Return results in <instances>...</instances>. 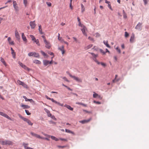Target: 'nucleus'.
<instances>
[{"label": "nucleus", "mask_w": 149, "mask_h": 149, "mask_svg": "<svg viewBox=\"0 0 149 149\" xmlns=\"http://www.w3.org/2000/svg\"><path fill=\"white\" fill-rule=\"evenodd\" d=\"M45 110L48 116L51 117L52 116V114L50 113V111L47 109H45Z\"/></svg>", "instance_id": "obj_24"}, {"label": "nucleus", "mask_w": 149, "mask_h": 149, "mask_svg": "<svg viewBox=\"0 0 149 149\" xmlns=\"http://www.w3.org/2000/svg\"><path fill=\"white\" fill-rule=\"evenodd\" d=\"M125 38H127L129 36V33L126 31L125 32Z\"/></svg>", "instance_id": "obj_40"}, {"label": "nucleus", "mask_w": 149, "mask_h": 149, "mask_svg": "<svg viewBox=\"0 0 149 149\" xmlns=\"http://www.w3.org/2000/svg\"><path fill=\"white\" fill-rule=\"evenodd\" d=\"M43 63L44 65L46 66L49 64V61L47 60H43Z\"/></svg>", "instance_id": "obj_17"}, {"label": "nucleus", "mask_w": 149, "mask_h": 149, "mask_svg": "<svg viewBox=\"0 0 149 149\" xmlns=\"http://www.w3.org/2000/svg\"><path fill=\"white\" fill-rule=\"evenodd\" d=\"M0 143H1L2 145H6V141H0Z\"/></svg>", "instance_id": "obj_34"}, {"label": "nucleus", "mask_w": 149, "mask_h": 149, "mask_svg": "<svg viewBox=\"0 0 149 149\" xmlns=\"http://www.w3.org/2000/svg\"><path fill=\"white\" fill-rule=\"evenodd\" d=\"M92 55V56L94 58H96L97 56V54H95L94 53H90Z\"/></svg>", "instance_id": "obj_31"}, {"label": "nucleus", "mask_w": 149, "mask_h": 149, "mask_svg": "<svg viewBox=\"0 0 149 149\" xmlns=\"http://www.w3.org/2000/svg\"><path fill=\"white\" fill-rule=\"evenodd\" d=\"M35 137H36L38 138L42 139V137H41L39 135H38L37 134H36V135Z\"/></svg>", "instance_id": "obj_53"}, {"label": "nucleus", "mask_w": 149, "mask_h": 149, "mask_svg": "<svg viewBox=\"0 0 149 149\" xmlns=\"http://www.w3.org/2000/svg\"><path fill=\"white\" fill-rule=\"evenodd\" d=\"M58 49L62 52V54H63L65 52V51L64 50V46L63 45L61 47H59Z\"/></svg>", "instance_id": "obj_9"}, {"label": "nucleus", "mask_w": 149, "mask_h": 149, "mask_svg": "<svg viewBox=\"0 0 149 149\" xmlns=\"http://www.w3.org/2000/svg\"><path fill=\"white\" fill-rule=\"evenodd\" d=\"M81 12L83 13L85 10V8L83 5L82 4H81Z\"/></svg>", "instance_id": "obj_33"}, {"label": "nucleus", "mask_w": 149, "mask_h": 149, "mask_svg": "<svg viewBox=\"0 0 149 149\" xmlns=\"http://www.w3.org/2000/svg\"><path fill=\"white\" fill-rule=\"evenodd\" d=\"M0 115L6 118L9 120H13V119H12L10 117L8 116L5 113L2 112L0 111Z\"/></svg>", "instance_id": "obj_3"}, {"label": "nucleus", "mask_w": 149, "mask_h": 149, "mask_svg": "<svg viewBox=\"0 0 149 149\" xmlns=\"http://www.w3.org/2000/svg\"><path fill=\"white\" fill-rule=\"evenodd\" d=\"M65 146H58L57 147L59 148H63L65 147Z\"/></svg>", "instance_id": "obj_59"}, {"label": "nucleus", "mask_w": 149, "mask_h": 149, "mask_svg": "<svg viewBox=\"0 0 149 149\" xmlns=\"http://www.w3.org/2000/svg\"><path fill=\"white\" fill-rule=\"evenodd\" d=\"M78 25L79 26L83 27V26L84 25L82 24H81L80 22H79Z\"/></svg>", "instance_id": "obj_58"}, {"label": "nucleus", "mask_w": 149, "mask_h": 149, "mask_svg": "<svg viewBox=\"0 0 149 149\" xmlns=\"http://www.w3.org/2000/svg\"><path fill=\"white\" fill-rule=\"evenodd\" d=\"M19 65L23 68H24L25 70H27L28 71H29L30 69L28 67H26L25 65H24L22 63H20L19 64Z\"/></svg>", "instance_id": "obj_4"}, {"label": "nucleus", "mask_w": 149, "mask_h": 149, "mask_svg": "<svg viewBox=\"0 0 149 149\" xmlns=\"http://www.w3.org/2000/svg\"><path fill=\"white\" fill-rule=\"evenodd\" d=\"M14 7L15 9V10L16 11H18L19 10V8L17 6H14Z\"/></svg>", "instance_id": "obj_46"}, {"label": "nucleus", "mask_w": 149, "mask_h": 149, "mask_svg": "<svg viewBox=\"0 0 149 149\" xmlns=\"http://www.w3.org/2000/svg\"><path fill=\"white\" fill-rule=\"evenodd\" d=\"M98 94L96 93H95L93 94V97L94 98H96L97 97H98Z\"/></svg>", "instance_id": "obj_45"}, {"label": "nucleus", "mask_w": 149, "mask_h": 149, "mask_svg": "<svg viewBox=\"0 0 149 149\" xmlns=\"http://www.w3.org/2000/svg\"><path fill=\"white\" fill-rule=\"evenodd\" d=\"M42 37L43 38V40L44 42H46V41H47L46 40L45 37V36L43 35L42 36Z\"/></svg>", "instance_id": "obj_47"}, {"label": "nucleus", "mask_w": 149, "mask_h": 149, "mask_svg": "<svg viewBox=\"0 0 149 149\" xmlns=\"http://www.w3.org/2000/svg\"><path fill=\"white\" fill-rule=\"evenodd\" d=\"M95 35H96V37H99L100 36V35L98 33H95Z\"/></svg>", "instance_id": "obj_52"}, {"label": "nucleus", "mask_w": 149, "mask_h": 149, "mask_svg": "<svg viewBox=\"0 0 149 149\" xmlns=\"http://www.w3.org/2000/svg\"><path fill=\"white\" fill-rule=\"evenodd\" d=\"M83 111H84V112H85L86 113H91V111H88L84 110V109L83 110Z\"/></svg>", "instance_id": "obj_61"}, {"label": "nucleus", "mask_w": 149, "mask_h": 149, "mask_svg": "<svg viewBox=\"0 0 149 149\" xmlns=\"http://www.w3.org/2000/svg\"><path fill=\"white\" fill-rule=\"evenodd\" d=\"M23 3H24L25 6L26 7L27 6V0H23Z\"/></svg>", "instance_id": "obj_37"}, {"label": "nucleus", "mask_w": 149, "mask_h": 149, "mask_svg": "<svg viewBox=\"0 0 149 149\" xmlns=\"http://www.w3.org/2000/svg\"><path fill=\"white\" fill-rule=\"evenodd\" d=\"M60 139L61 141H67V139H65L60 138Z\"/></svg>", "instance_id": "obj_60"}, {"label": "nucleus", "mask_w": 149, "mask_h": 149, "mask_svg": "<svg viewBox=\"0 0 149 149\" xmlns=\"http://www.w3.org/2000/svg\"><path fill=\"white\" fill-rule=\"evenodd\" d=\"M53 102L57 104L58 105L61 106H63V104H61L60 102H57L55 100H54V101H53Z\"/></svg>", "instance_id": "obj_22"}, {"label": "nucleus", "mask_w": 149, "mask_h": 149, "mask_svg": "<svg viewBox=\"0 0 149 149\" xmlns=\"http://www.w3.org/2000/svg\"><path fill=\"white\" fill-rule=\"evenodd\" d=\"M28 145V143H23V145L24 146V147L25 149H34L32 148L27 146H26Z\"/></svg>", "instance_id": "obj_10"}, {"label": "nucleus", "mask_w": 149, "mask_h": 149, "mask_svg": "<svg viewBox=\"0 0 149 149\" xmlns=\"http://www.w3.org/2000/svg\"><path fill=\"white\" fill-rule=\"evenodd\" d=\"M100 64L104 67H105L106 66V64L102 62H100Z\"/></svg>", "instance_id": "obj_43"}, {"label": "nucleus", "mask_w": 149, "mask_h": 149, "mask_svg": "<svg viewBox=\"0 0 149 149\" xmlns=\"http://www.w3.org/2000/svg\"><path fill=\"white\" fill-rule=\"evenodd\" d=\"M86 29V27L85 26L83 25V28L81 29V30L83 34L84 35H86V33L85 32Z\"/></svg>", "instance_id": "obj_12"}, {"label": "nucleus", "mask_w": 149, "mask_h": 149, "mask_svg": "<svg viewBox=\"0 0 149 149\" xmlns=\"http://www.w3.org/2000/svg\"><path fill=\"white\" fill-rule=\"evenodd\" d=\"M34 42L36 43V44L38 46H40V44L39 43V40L37 39H36Z\"/></svg>", "instance_id": "obj_28"}, {"label": "nucleus", "mask_w": 149, "mask_h": 149, "mask_svg": "<svg viewBox=\"0 0 149 149\" xmlns=\"http://www.w3.org/2000/svg\"><path fill=\"white\" fill-rule=\"evenodd\" d=\"M93 102L95 103H96L97 104H101V102L98 101H94Z\"/></svg>", "instance_id": "obj_50"}, {"label": "nucleus", "mask_w": 149, "mask_h": 149, "mask_svg": "<svg viewBox=\"0 0 149 149\" xmlns=\"http://www.w3.org/2000/svg\"><path fill=\"white\" fill-rule=\"evenodd\" d=\"M69 74L70 77L73 78L74 80H76L77 81L80 82H82V80L81 79H79L78 77H77L75 76H72L70 73H69Z\"/></svg>", "instance_id": "obj_2"}, {"label": "nucleus", "mask_w": 149, "mask_h": 149, "mask_svg": "<svg viewBox=\"0 0 149 149\" xmlns=\"http://www.w3.org/2000/svg\"><path fill=\"white\" fill-rule=\"evenodd\" d=\"M93 60L94 61L96 62L99 65L100 64V62H99L96 59V58H93Z\"/></svg>", "instance_id": "obj_35"}, {"label": "nucleus", "mask_w": 149, "mask_h": 149, "mask_svg": "<svg viewBox=\"0 0 149 149\" xmlns=\"http://www.w3.org/2000/svg\"><path fill=\"white\" fill-rule=\"evenodd\" d=\"M30 25L32 29H34L36 26V25L35 24V21L31 22H30Z\"/></svg>", "instance_id": "obj_5"}, {"label": "nucleus", "mask_w": 149, "mask_h": 149, "mask_svg": "<svg viewBox=\"0 0 149 149\" xmlns=\"http://www.w3.org/2000/svg\"><path fill=\"white\" fill-rule=\"evenodd\" d=\"M103 43H104V44L105 45H106V46L109 48H110V45L108 44V41H103Z\"/></svg>", "instance_id": "obj_25"}, {"label": "nucleus", "mask_w": 149, "mask_h": 149, "mask_svg": "<svg viewBox=\"0 0 149 149\" xmlns=\"http://www.w3.org/2000/svg\"><path fill=\"white\" fill-rule=\"evenodd\" d=\"M45 97L47 99L51 100L52 102L53 101H54V99H53L49 98L46 95H45Z\"/></svg>", "instance_id": "obj_38"}, {"label": "nucleus", "mask_w": 149, "mask_h": 149, "mask_svg": "<svg viewBox=\"0 0 149 149\" xmlns=\"http://www.w3.org/2000/svg\"><path fill=\"white\" fill-rule=\"evenodd\" d=\"M45 44V47L49 49H50L51 46L50 45V43L49 42L46 41V42H44Z\"/></svg>", "instance_id": "obj_6"}, {"label": "nucleus", "mask_w": 149, "mask_h": 149, "mask_svg": "<svg viewBox=\"0 0 149 149\" xmlns=\"http://www.w3.org/2000/svg\"><path fill=\"white\" fill-rule=\"evenodd\" d=\"M134 34H132V36H131V37L130 39V42L131 43H132L133 42V41L134 39Z\"/></svg>", "instance_id": "obj_14"}, {"label": "nucleus", "mask_w": 149, "mask_h": 149, "mask_svg": "<svg viewBox=\"0 0 149 149\" xmlns=\"http://www.w3.org/2000/svg\"><path fill=\"white\" fill-rule=\"evenodd\" d=\"M46 4L48 5V6L49 7H50L51 6L52 4L50 2H46Z\"/></svg>", "instance_id": "obj_49"}, {"label": "nucleus", "mask_w": 149, "mask_h": 149, "mask_svg": "<svg viewBox=\"0 0 149 149\" xmlns=\"http://www.w3.org/2000/svg\"><path fill=\"white\" fill-rule=\"evenodd\" d=\"M51 118L55 120H57L56 118L55 117V116L53 115L51 116Z\"/></svg>", "instance_id": "obj_54"}, {"label": "nucleus", "mask_w": 149, "mask_h": 149, "mask_svg": "<svg viewBox=\"0 0 149 149\" xmlns=\"http://www.w3.org/2000/svg\"><path fill=\"white\" fill-rule=\"evenodd\" d=\"M33 56L35 57L39 58L40 57V55L38 53L33 52Z\"/></svg>", "instance_id": "obj_20"}, {"label": "nucleus", "mask_w": 149, "mask_h": 149, "mask_svg": "<svg viewBox=\"0 0 149 149\" xmlns=\"http://www.w3.org/2000/svg\"><path fill=\"white\" fill-rule=\"evenodd\" d=\"M123 15L124 18L125 19L126 18H127V16L124 10H123Z\"/></svg>", "instance_id": "obj_29"}, {"label": "nucleus", "mask_w": 149, "mask_h": 149, "mask_svg": "<svg viewBox=\"0 0 149 149\" xmlns=\"http://www.w3.org/2000/svg\"><path fill=\"white\" fill-rule=\"evenodd\" d=\"M8 41L9 44L12 45H14V41L10 42V41L11 40V38L10 37H9L8 38Z\"/></svg>", "instance_id": "obj_13"}, {"label": "nucleus", "mask_w": 149, "mask_h": 149, "mask_svg": "<svg viewBox=\"0 0 149 149\" xmlns=\"http://www.w3.org/2000/svg\"><path fill=\"white\" fill-rule=\"evenodd\" d=\"M90 120V119H88V120H81L79 121V122L82 124H84L86 123L89 122Z\"/></svg>", "instance_id": "obj_18"}, {"label": "nucleus", "mask_w": 149, "mask_h": 149, "mask_svg": "<svg viewBox=\"0 0 149 149\" xmlns=\"http://www.w3.org/2000/svg\"><path fill=\"white\" fill-rule=\"evenodd\" d=\"M21 106L23 107L24 109H28L30 108V106L28 105L22 104Z\"/></svg>", "instance_id": "obj_26"}, {"label": "nucleus", "mask_w": 149, "mask_h": 149, "mask_svg": "<svg viewBox=\"0 0 149 149\" xmlns=\"http://www.w3.org/2000/svg\"><path fill=\"white\" fill-rule=\"evenodd\" d=\"M31 135H32L33 136H36V134H35V133H34L32 132H31Z\"/></svg>", "instance_id": "obj_57"}, {"label": "nucleus", "mask_w": 149, "mask_h": 149, "mask_svg": "<svg viewBox=\"0 0 149 149\" xmlns=\"http://www.w3.org/2000/svg\"><path fill=\"white\" fill-rule=\"evenodd\" d=\"M108 7L111 10H112L111 4H110V3H108Z\"/></svg>", "instance_id": "obj_62"}, {"label": "nucleus", "mask_w": 149, "mask_h": 149, "mask_svg": "<svg viewBox=\"0 0 149 149\" xmlns=\"http://www.w3.org/2000/svg\"><path fill=\"white\" fill-rule=\"evenodd\" d=\"M28 55L29 56H33V52H30Z\"/></svg>", "instance_id": "obj_39"}, {"label": "nucleus", "mask_w": 149, "mask_h": 149, "mask_svg": "<svg viewBox=\"0 0 149 149\" xmlns=\"http://www.w3.org/2000/svg\"><path fill=\"white\" fill-rule=\"evenodd\" d=\"M15 35L16 38L17 40H19L20 39V36L19 34L17 31V30L15 31Z\"/></svg>", "instance_id": "obj_11"}, {"label": "nucleus", "mask_w": 149, "mask_h": 149, "mask_svg": "<svg viewBox=\"0 0 149 149\" xmlns=\"http://www.w3.org/2000/svg\"><path fill=\"white\" fill-rule=\"evenodd\" d=\"M40 52L42 54V55H43L44 56H47V54L43 51H41Z\"/></svg>", "instance_id": "obj_36"}, {"label": "nucleus", "mask_w": 149, "mask_h": 149, "mask_svg": "<svg viewBox=\"0 0 149 149\" xmlns=\"http://www.w3.org/2000/svg\"><path fill=\"white\" fill-rule=\"evenodd\" d=\"M63 79L65 81H67L68 82H69V81L68 80V79H67V78L65 77H64L63 78Z\"/></svg>", "instance_id": "obj_63"}, {"label": "nucleus", "mask_w": 149, "mask_h": 149, "mask_svg": "<svg viewBox=\"0 0 149 149\" xmlns=\"http://www.w3.org/2000/svg\"><path fill=\"white\" fill-rule=\"evenodd\" d=\"M23 98L25 99V100L26 101H28V100H29V99H27L26 98V97L25 96H23Z\"/></svg>", "instance_id": "obj_55"}, {"label": "nucleus", "mask_w": 149, "mask_h": 149, "mask_svg": "<svg viewBox=\"0 0 149 149\" xmlns=\"http://www.w3.org/2000/svg\"><path fill=\"white\" fill-rule=\"evenodd\" d=\"M25 111L27 115H31V113L29 112V111L28 110H25Z\"/></svg>", "instance_id": "obj_44"}, {"label": "nucleus", "mask_w": 149, "mask_h": 149, "mask_svg": "<svg viewBox=\"0 0 149 149\" xmlns=\"http://www.w3.org/2000/svg\"><path fill=\"white\" fill-rule=\"evenodd\" d=\"M88 39L89 40H91V41H93V38H91V37H90V36H89V37H88Z\"/></svg>", "instance_id": "obj_64"}, {"label": "nucleus", "mask_w": 149, "mask_h": 149, "mask_svg": "<svg viewBox=\"0 0 149 149\" xmlns=\"http://www.w3.org/2000/svg\"><path fill=\"white\" fill-rule=\"evenodd\" d=\"M64 107H66L67 109L71 111H73V108H72L69 105L66 104L64 105Z\"/></svg>", "instance_id": "obj_15"}, {"label": "nucleus", "mask_w": 149, "mask_h": 149, "mask_svg": "<svg viewBox=\"0 0 149 149\" xmlns=\"http://www.w3.org/2000/svg\"><path fill=\"white\" fill-rule=\"evenodd\" d=\"M17 82L19 85H21L24 87H25V86H26V84L24 83V82L18 80L17 81Z\"/></svg>", "instance_id": "obj_8"}, {"label": "nucleus", "mask_w": 149, "mask_h": 149, "mask_svg": "<svg viewBox=\"0 0 149 149\" xmlns=\"http://www.w3.org/2000/svg\"><path fill=\"white\" fill-rule=\"evenodd\" d=\"M18 116L20 118L22 119L24 121L26 122L29 125L32 126L33 125V123L28 119L24 118L19 114H18Z\"/></svg>", "instance_id": "obj_1"}, {"label": "nucleus", "mask_w": 149, "mask_h": 149, "mask_svg": "<svg viewBox=\"0 0 149 149\" xmlns=\"http://www.w3.org/2000/svg\"><path fill=\"white\" fill-rule=\"evenodd\" d=\"M116 49L119 54L121 53L120 50L118 47H117Z\"/></svg>", "instance_id": "obj_41"}, {"label": "nucleus", "mask_w": 149, "mask_h": 149, "mask_svg": "<svg viewBox=\"0 0 149 149\" xmlns=\"http://www.w3.org/2000/svg\"><path fill=\"white\" fill-rule=\"evenodd\" d=\"M22 38L24 41H27V39L26 37L25 36L24 33H22Z\"/></svg>", "instance_id": "obj_27"}, {"label": "nucleus", "mask_w": 149, "mask_h": 149, "mask_svg": "<svg viewBox=\"0 0 149 149\" xmlns=\"http://www.w3.org/2000/svg\"><path fill=\"white\" fill-rule=\"evenodd\" d=\"M135 28L136 29H140V24L139 23L136 26Z\"/></svg>", "instance_id": "obj_48"}, {"label": "nucleus", "mask_w": 149, "mask_h": 149, "mask_svg": "<svg viewBox=\"0 0 149 149\" xmlns=\"http://www.w3.org/2000/svg\"><path fill=\"white\" fill-rule=\"evenodd\" d=\"M30 36L32 40L33 41L36 39L34 36L33 35H30Z\"/></svg>", "instance_id": "obj_32"}, {"label": "nucleus", "mask_w": 149, "mask_h": 149, "mask_svg": "<svg viewBox=\"0 0 149 149\" xmlns=\"http://www.w3.org/2000/svg\"><path fill=\"white\" fill-rule=\"evenodd\" d=\"M65 131L66 132H67V133H71L72 134H73L74 135L75 134V133L72 131H70V130L66 129L65 130Z\"/></svg>", "instance_id": "obj_23"}, {"label": "nucleus", "mask_w": 149, "mask_h": 149, "mask_svg": "<svg viewBox=\"0 0 149 149\" xmlns=\"http://www.w3.org/2000/svg\"><path fill=\"white\" fill-rule=\"evenodd\" d=\"M39 27V31L40 32V34H43V33L42 32V29L41 28V26L40 25H39L38 26Z\"/></svg>", "instance_id": "obj_19"}, {"label": "nucleus", "mask_w": 149, "mask_h": 149, "mask_svg": "<svg viewBox=\"0 0 149 149\" xmlns=\"http://www.w3.org/2000/svg\"><path fill=\"white\" fill-rule=\"evenodd\" d=\"M11 50L12 51L11 54L13 55V57L14 58H15V53L14 52L12 48H11Z\"/></svg>", "instance_id": "obj_16"}, {"label": "nucleus", "mask_w": 149, "mask_h": 149, "mask_svg": "<svg viewBox=\"0 0 149 149\" xmlns=\"http://www.w3.org/2000/svg\"><path fill=\"white\" fill-rule=\"evenodd\" d=\"M48 53L49 54L51 55L52 56L54 55V53L52 52H48Z\"/></svg>", "instance_id": "obj_56"}, {"label": "nucleus", "mask_w": 149, "mask_h": 149, "mask_svg": "<svg viewBox=\"0 0 149 149\" xmlns=\"http://www.w3.org/2000/svg\"><path fill=\"white\" fill-rule=\"evenodd\" d=\"M13 7L16 6V5H17V3L16 1H13Z\"/></svg>", "instance_id": "obj_51"}, {"label": "nucleus", "mask_w": 149, "mask_h": 149, "mask_svg": "<svg viewBox=\"0 0 149 149\" xmlns=\"http://www.w3.org/2000/svg\"><path fill=\"white\" fill-rule=\"evenodd\" d=\"M100 52L101 53H102L103 54H106V52H105L104 51H103V50L101 49H100Z\"/></svg>", "instance_id": "obj_42"}, {"label": "nucleus", "mask_w": 149, "mask_h": 149, "mask_svg": "<svg viewBox=\"0 0 149 149\" xmlns=\"http://www.w3.org/2000/svg\"><path fill=\"white\" fill-rule=\"evenodd\" d=\"M6 145H11L13 144V142L11 141L6 140Z\"/></svg>", "instance_id": "obj_7"}, {"label": "nucleus", "mask_w": 149, "mask_h": 149, "mask_svg": "<svg viewBox=\"0 0 149 149\" xmlns=\"http://www.w3.org/2000/svg\"><path fill=\"white\" fill-rule=\"evenodd\" d=\"M33 63L36 64H40L41 63V62L38 60H35L34 61Z\"/></svg>", "instance_id": "obj_30"}, {"label": "nucleus", "mask_w": 149, "mask_h": 149, "mask_svg": "<svg viewBox=\"0 0 149 149\" xmlns=\"http://www.w3.org/2000/svg\"><path fill=\"white\" fill-rule=\"evenodd\" d=\"M0 61L3 63V64L5 66H6L7 65L6 63L4 61V60L2 57H1L0 58Z\"/></svg>", "instance_id": "obj_21"}]
</instances>
